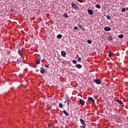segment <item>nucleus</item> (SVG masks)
I'll use <instances>...</instances> for the list:
<instances>
[{"label":"nucleus","instance_id":"1","mask_svg":"<svg viewBox=\"0 0 128 128\" xmlns=\"http://www.w3.org/2000/svg\"><path fill=\"white\" fill-rule=\"evenodd\" d=\"M71 6L72 7V8H74V10H78V6L74 2H72Z\"/></svg>","mask_w":128,"mask_h":128},{"label":"nucleus","instance_id":"2","mask_svg":"<svg viewBox=\"0 0 128 128\" xmlns=\"http://www.w3.org/2000/svg\"><path fill=\"white\" fill-rule=\"evenodd\" d=\"M93 81L97 84H102V80H100V79H94Z\"/></svg>","mask_w":128,"mask_h":128},{"label":"nucleus","instance_id":"3","mask_svg":"<svg viewBox=\"0 0 128 128\" xmlns=\"http://www.w3.org/2000/svg\"><path fill=\"white\" fill-rule=\"evenodd\" d=\"M80 122H81V124L82 126H86V122H84V120L80 118Z\"/></svg>","mask_w":128,"mask_h":128},{"label":"nucleus","instance_id":"4","mask_svg":"<svg viewBox=\"0 0 128 128\" xmlns=\"http://www.w3.org/2000/svg\"><path fill=\"white\" fill-rule=\"evenodd\" d=\"M104 30H105V32H110L112 30V28H110L108 26H106L104 28Z\"/></svg>","mask_w":128,"mask_h":128},{"label":"nucleus","instance_id":"5","mask_svg":"<svg viewBox=\"0 0 128 128\" xmlns=\"http://www.w3.org/2000/svg\"><path fill=\"white\" fill-rule=\"evenodd\" d=\"M88 12L89 14H90V16L94 14V11L92 10L89 9L88 10Z\"/></svg>","mask_w":128,"mask_h":128},{"label":"nucleus","instance_id":"6","mask_svg":"<svg viewBox=\"0 0 128 128\" xmlns=\"http://www.w3.org/2000/svg\"><path fill=\"white\" fill-rule=\"evenodd\" d=\"M114 54L112 52L111 50L109 51L108 56L110 58H112V56H114Z\"/></svg>","mask_w":128,"mask_h":128},{"label":"nucleus","instance_id":"7","mask_svg":"<svg viewBox=\"0 0 128 128\" xmlns=\"http://www.w3.org/2000/svg\"><path fill=\"white\" fill-rule=\"evenodd\" d=\"M40 64V56H39V58H38L36 61V64Z\"/></svg>","mask_w":128,"mask_h":128},{"label":"nucleus","instance_id":"8","mask_svg":"<svg viewBox=\"0 0 128 128\" xmlns=\"http://www.w3.org/2000/svg\"><path fill=\"white\" fill-rule=\"evenodd\" d=\"M88 100H90L91 102H92V104H94V99L93 98H92V97H89L88 98Z\"/></svg>","mask_w":128,"mask_h":128},{"label":"nucleus","instance_id":"9","mask_svg":"<svg viewBox=\"0 0 128 128\" xmlns=\"http://www.w3.org/2000/svg\"><path fill=\"white\" fill-rule=\"evenodd\" d=\"M61 56H63V58H66V52L62 50L61 52Z\"/></svg>","mask_w":128,"mask_h":128},{"label":"nucleus","instance_id":"10","mask_svg":"<svg viewBox=\"0 0 128 128\" xmlns=\"http://www.w3.org/2000/svg\"><path fill=\"white\" fill-rule=\"evenodd\" d=\"M63 113L64 114H65V116H70V114L66 112V110H63Z\"/></svg>","mask_w":128,"mask_h":128},{"label":"nucleus","instance_id":"11","mask_svg":"<svg viewBox=\"0 0 128 128\" xmlns=\"http://www.w3.org/2000/svg\"><path fill=\"white\" fill-rule=\"evenodd\" d=\"M76 66L77 68H82V66L80 64H76Z\"/></svg>","mask_w":128,"mask_h":128},{"label":"nucleus","instance_id":"12","mask_svg":"<svg viewBox=\"0 0 128 128\" xmlns=\"http://www.w3.org/2000/svg\"><path fill=\"white\" fill-rule=\"evenodd\" d=\"M79 102L80 104H82V106H84V100H82V98H80L79 100Z\"/></svg>","mask_w":128,"mask_h":128},{"label":"nucleus","instance_id":"13","mask_svg":"<svg viewBox=\"0 0 128 128\" xmlns=\"http://www.w3.org/2000/svg\"><path fill=\"white\" fill-rule=\"evenodd\" d=\"M44 69L42 68H40V74H44Z\"/></svg>","mask_w":128,"mask_h":128},{"label":"nucleus","instance_id":"14","mask_svg":"<svg viewBox=\"0 0 128 128\" xmlns=\"http://www.w3.org/2000/svg\"><path fill=\"white\" fill-rule=\"evenodd\" d=\"M18 54L19 56H22V50L18 49Z\"/></svg>","mask_w":128,"mask_h":128},{"label":"nucleus","instance_id":"15","mask_svg":"<svg viewBox=\"0 0 128 128\" xmlns=\"http://www.w3.org/2000/svg\"><path fill=\"white\" fill-rule=\"evenodd\" d=\"M117 102H118V104H124V102H122V101L120 100H117Z\"/></svg>","mask_w":128,"mask_h":128},{"label":"nucleus","instance_id":"16","mask_svg":"<svg viewBox=\"0 0 128 128\" xmlns=\"http://www.w3.org/2000/svg\"><path fill=\"white\" fill-rule=\"evenodd\" d=\"M64 16L65 18H68V16L66 14V13H64Z\"/></svg>","mask_w":128,"mask_h":128},{"label":"nucleus","instance_id":"17","mask_svg":"<svg viewBox=\"0 0 128 128\" xmlns=\"http://www.w3.org/2000/svg\"><path fill=\"white\" fill-rule=\"evenodd\" d=\"M62 36L60 34H59L57 36L56 38H58L60 39L61 38H62Z\"/></svg>","mask_w":128,"mask_h":128},{"label":"nucleus","instance_id":"18","mask_svg":"<svg viewBox=\"0 0 128 128\" xmlns=\"http://www.w3.org/2000/svg\"><path fill=\"white\" fill-rule=\"evenodd\" d=\"M96 7L97 8H100V4H96Z\"/></svg>","mask_w":128,"mask_h":128},{"label":"nucleus","instance_id":"19","mask_svg":"<svg viewBox=\"0 0 128 128\" xmlns=\"http://www.w3.org/2000/svg\"><path fill=\"white\" fill-rule=\"evenodd\" d=\"M119 38H124V34H120L118 36Z\"/></svg>","mask_w":128,"mask_h":128},{"label":"nucleus","instance_id":"20","mask_svg":"<svg viewBox=\"0 0 128 128\" xmlns=\"http://www.w3.org/2000/svg\"><path fill=\"white\" fill-rule=\"evenodd\" d=\"M59 107L60 108H62L64 107V105H62V103L59 104Z\"/></svg>","mask_w":128,"mask_h":128},{"label":"nucleus","instance_id":"21","mask_svg":"<svg viewBox=\"0 0 128 128\" xmlns=\"http://www.w3.org/2000/svg\"><path fill=\"white\" fill-rule=\"evenodd\" d=\"M108 40H110V42H112V36L108 37Z\"/></svg>","mask_w":128,"mask_h":128},{"label":"nucleus","instance_id":"22","mask_svg":"<svg viewBox=\"0 0 128 128\" xmlns=\"http://www.w3.org/2000/svg\"><path fill=\"white\" fill-rule=\"evenodd\" d=\"M121 12H126V8H122L121 10Z\"/></svg>","mask_w":128,"mask_h":128},{"label":"nucleus","instance_id":"23","mask_svg":"<svg viewBox=\"0 0 128 128\" xmlns=\"http://www.w3.org/2000/svg\"><path fill=\"white\" fill-rule=\"evenodd\" d=\"M87 42H88V44H92V40H87Z\"/></svg>","mask_w":128,"mask_h":128},{"label":"nucleus","instance_id":"24","mask_svg":"<svg viewBox=\"0 0 128 128\" xmlns=\"http://www.w3.org/2000/svg\"><path fill=\"white\" fill-rule=\"evenodd\" d=\"M106 18L107 20H110V15H108L106 17Z\"/></svg>","mask_w":128,"mask_h":128},{"label":"nucleus","instance_id":"25","mask_svg":"<svg viewBox=\"0 0 128 128\" xmlns=\"http://www.w3.org/2000/svg\"><path fill=\"white\" fill-rule=\"evenodd\" d=\"M78 62H82V58L80 57L78 58Z\"/></svg>","mask_w":128,"mask_h":128},{"label":"nucleus","instance_id":"26","mask_svg":"<svg viewBox=\"0 0 128 128\" xmlns=\"http://www.w3.org/2000/svg\"><path fill=\"white\" fill-rule=\"evenodd\" d=\"M72 62H73V64H76V60H72Z\"/></svg>","mask_w":128,"mask_h":128},{"label":"nucleus","instance_id":"27","mask_svg":"<svg viewBox=\"0 0 128 128\" xmlns=\"http://www.w3.org/2000/svg\"><path fill=\"white\" fill-rule=\"evenodd\" d=\"M74 30H78V26H75L74 27Z\"/></svg>","mask_w":128,"mask_h":128},{"label":"nucleus","instance_id":"28","mask_svg":"<svg viewBox=\"0 0 128 128\" xmlns=\"http://www.w3.org/2000/svg\"><path fill=\"white\" fill-rule=\"evenodd\" d=\"M78 26L79 28H80L81 29L82 28V25H80V24H78Z\"/></svg>","mask_w":128,"mask_h":128},{"label":"nucleus","instance_id":"29","mask_svg":"<svg viewBox=\"0 0 128 128\" xmlns=\"http://www.w3.org/2000/svg\"><path fill=\"white\" fill-rule=\"evenodd\" d=\"M16 62H18V64H20V62H22V61L20 60H18Z\"/></svg>","mask_w":128,"mask_h":128},{"label":"nucleus","instance_id":"30","mask_svg":"<svg viewBox=\"0 0 128 128\" xmlns=\"http://www.w3.org/2000/svg\"><path fill=\"white\" fill-rule=\"evenodd\" d=\"M78 2H82V0H77Z\"/></svg>","mask_w":128,"mask_h":128},{"label":"nucleus","instance_id":"31","mask_svg":"<svg viewBox=\"0 0 128 128\" xmlns=\"http://www.w3.org/2000/svg\"><path fill=\"white\" fill-rule=\"evenodd\" d=\"M46 68H48V65H45Z\"/></svg>","mask_w":128,"mask_h":128},{"label":"nucleus","instance_id":"32","mask_svg":"<svg viewBox=\"0 0 128 128\" xmlns=\"http://www.w3.org/2000/svg\"><path fill=\"white\" fill-rule=\"evenodd\" d=\"M81 30H84V28H82H82H81Z\"/></svg>","mask_w":128,"mask_h":128},{"label":"nucleus","instance_id":"33","mask_svg":"<svg viewBox=\"0 0 128 128\" xmlns=\"http://www.w3.org/2000/svg\"><path fill=\"white\" fill-rule=\"evenodd\" d=\"M76 58H80V57H78V54H77L76 56Z\"/></svg>","mask_w":128,"mask_h":128},{"label":"nucleus","instance_id":"34","mask_svg":"<svg viewBox=\"0 0 128 128\" xmlns=\"http://www.w3.org/2000/svg\"><path fill=\"white\" fill-rule=\"evenodd\" d=\"M64 104H66V101H64Z\"/></svg>","mask_w":128,"mask_h":128},{"label":"nucleus","instance_id":"35","mask_svg":"<svg viewBox=\"0 0 128 128\" xmlns=\"http://www.w3.org/2000/svg\"><path fill=\"white\" fill-rule=\"evenodd\" d=\"M48 126H50V124H48Z\"/></svg>","mask_w":128,"mask_h":128},{"label":"nucleus","instance_id":"36","mask_svg":"<svg viewBox=\"0 0 128 128\" xmlns=\"http://www.w3.org/2000/svg\"><path fill=\"white\" fill-rule=\"evenodd\" d=\"M69 104H68V106Z\"/></svg>","mask_w":128,"mask_h":128},{"label":"nucleus","instance_id":"37","mask_svg":"<svg viewBox=\"0 0 128 128\" xmlns=\"http://www.w3.org/2000/svg\"><path fill=\"white\" fill-rule=\"evenodd\" d=\"M34 68H36V66H34Z\"/></svg>","mask_w":128,"mask_h":128},{"label":"nucleus","instance_id":"38","mask_svg":"<svg viewBox=\"0 0 128 128\" xmlns=\"http://www.w3.org/2000/svg\"><path fill=\"white\" fill-rule=\"evenodd\" d=\"M24 70H26V69H24Z\"/></svg>","mask_w":128,"mask_h":128},{"label":"nucleus","instance_id":"39","mask_svg":"<svg viewBox=\"0 0 128 128\" xmlns=\"http://www.w3.org/2000/svg\"><path fill=\"white\" fill-rule=\"evenodd\" d=\"M11 12H12V10H11Z\"/></svg>","mask_w":128,"mask_h":128},{"label":"nucleus","instance_id":"40","mask_svg":"<svg viewBox=\"0 0 128 128\" xmlns=\"http://www.w3.org/2000/svg\"><path fill=\"white\" fill-rule=\"evenodd\" d=\"M11 12H12V10H11Z\"/></svg>","mask_w":128,"mask_h":128}]
</instances>
